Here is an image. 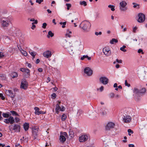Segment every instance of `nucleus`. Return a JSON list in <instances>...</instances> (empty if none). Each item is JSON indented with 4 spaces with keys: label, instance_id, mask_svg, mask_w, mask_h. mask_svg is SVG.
Wrapping results in <instances>:
<instances>
[{
    "label": "nucleus",
    "instance_id": "nucleus-21",
    "mask_svg": "<svg viewBox=\"0 0 147 147\" xmlns=\"http://www.w3.org/2000/svg\"><path fill=\"white\" fill-rule=\"evenodd\" d=\"M72 33L71 31L69 30L68 29L67 30L66 33L65 34V37L66 38L69 37L70 38L71 36V35Z\"/></svg>",
    "mask_w": 147,
    "mask_h": 147
},
{
    "label": "nucleus",
    "instance_id": "nucleus-42",
    "mask_svg": "<svg viewBox=\"0 0 147 147\" xmlns=\"http://www.w3.org/2000/svg\"><path fill=\"white\" fill-rule=\"evenodd\" d=\"M8 128L10 131H12L13 130H14L13 125H9V126Z\"/></svg>",
    "mask_w": 147,
    "mask_h": 147
},
{
    "label": "nucleus",
    "instance_id": "nucleus-37",
    "mask_svg": "<svg viewBox=\"0 0 147 147\" xmlns=\"http://www.w3.org/2000/svg\"><path fill=\"white\" fill-rule=\"evenodd\" d=\"M118 42V40L115 38H113L112 40L110 41V43L111 44H113L114 42L117 43Z\"/></svg>",
    "mask_w": 147,
    "mask_h": 147
},
{
    "label": "nucleus",
    "instance_id": "nucleus-13",
    "mask_svg": "<svg viewBox=\"0 0 147 147\" xmlns=\"http://www.w3.org/2000/svg\"><path fill=\"white\" fill-rule=\"evenodd\" d=\"M5 92L7 95L9 96L12 98H13L14 97V94L13 93L11 90H6Z\"/></svg>",
    "mask_w": 147,
    "mask_h": 147
},
{
    "label": "nucleus",
    "instance_id": "nucleus-54",
    "mask_svg": "<svg viewBox=\"0 0 147 147\" xmlns=\"http://www.w3.org/2000/svg\"><path fill=\"white\" fill-rule=\"evenodd\" d=\"M15 147H22L19 143H16L15 144Z\"/></svg>",
    "mask_w": 147,
    "mask_h": 147
},
{
    "label": "nucleus",
    "instance_id": "nucleus-33",
    "mask_svg": "<svg viewBox=\"0 0 147 147\" xmlns=\"http://www.w3.org/2000/svg\"><path fill=\"white\" fill-rule=\"evenodd\" d=\"M67 117V116L65 114H63L61 116V120L63 121H65Z\"/></svg>",
    "mask_w": 147,
    "mask_h": 147
},
{
    "label": "nucleus",
    "instance_id": "nucleus-10",
    "mask_svg": "<svg viewBox=\"0 0 147 147\" xmlns=\"http://www.w3.org/2000/svg\"><path fill=\"white\" fill-rule=\"evenodd\" d=\"M123 121L125 123H128L130 122L131 120V118L129 115H128L126 114L123 115Z\"/></svg>",
    "mask_w": 147,
    "mask_h": 147
},
{
    "label": "nucleus",
    "instance_id": "nucleus-64",
    "mask_svg": "<svg viewBox=\"0 0 147 147\" xmlns=\"http://www.w3.org/2000/svg\"><path fill=\"white\" fill-rule=\"evenodd\" d=\"M128 147H135L134 145L133 144H129V145Z\"/></svg>",
    "mask_w": 147,
    "mask_h": 147
},
{
    "label": "nucleus",
    "instance_id": "nucleus-19",
    "mask_svg": "<svg viewBox=\"0 0 147 147\" xmlns=\"http://www.w3.org/2000/svg\"><path fill=\"white\" fill-rule=\"evenodd\" d=\"M38 128H34L33 130L32 133L34 137H36L38 135Z\"/></svg>",
    "mask_w": 147,
    "mask_h": 147
},
{
    "label": "nucleus",
    "instance_id": "nucleus-22",
    "mask_svg": "<svg viewBox=\"0 0 147 147\" xmlns=\"http://www.w3.org/2000/svg\"><path fill=\"white\" fill-rule=\"evenodd\" d=\"M23 126L25 131H27L29 129V124L28 123H25L24 124Z\"/></svg>",
    "mask_w": 147,
    "mask_h": 147
},
{
    "label": "nucleus",
    "instance_id": "nucleus-38",
    "mask_svg": "<svg viewBox=\"0 0 147 147\" xmlns=\"http://www.w3.org/2000/svg\"><path fill=\"white\" fill-rule=\"evenodd\" d=\"M126 47V46L125 45H123L122 47L120 48V50L124 52H126L127 50L124 49Z\"/></svg>",
    "mask_w": 147,
    "mask_h": 147
},
{
    "label": "nucleus",
    "instance_id": "nucleus-31",
    "mask_svg": "<svg viewBox=\"0 0 147 147\" xmlns=\"http://www.w3.org/2000/svg\"><path fill=\"white\" fill-rule=\"evenodd\" d=\"M20 51L21 53L24 56H27V53L26 51H25L23 49H22L21 50H20Z\"/></svg>",
    "mask_w": 147,
    "mask_h": 147
},
{
    "label": "nucleus",
    "instance_id": "nucleus-26",
    "mask_svg": "<svg viewBox=\"0 0 147 147\" xmlns=\"http://www.w3.org/2000/svg\"><path fill=\"white\" fill-rule=\"evenodd\" d=\"M86 147H95V145L93 142H90L89 145Z\"/></svg>",
    "mask_w": 147,
    "mask_h": 147
},
{
    "label": "nucleus",
    "instance_id": "nucleus-15",
    "mask_svg": "<svg viewBox=\"0 0 147 147\" xmlns=\"http://www.w3.org/2000/svg\"><path fill=\"white\" fill-rule=\"evenodd\" d=\"M107 111V109L105 107H102L101 109L100 113L102 115H106Z\"/></svg>",
    "mask_w": 147,
    "mask_h": 147
},
{
    "label": "nucleus",
    "instance_id": "nucleus-63",
    "mask_svg": "<svg viewBox=\"0 0 147 147\" xmlns=\"http://www.w3.org/2000/svg\"><path fill=\"white\" fill-rule=\"evenodd\" d=\"M38 71L40 72H42V69L41 68H39L38 69Z\"/></svg>",
    "mask_w": 147,
    "mask_h": 147
},
{
    "label": "nucleus",
    "instance_id": "nucleus-40",
    "mask_svg": "<svg viewBox=\"0 0 147 147\" xmlns=\"http://www.w3.org/2000/svg\"><path fill=\"white\" fill-rule=\"evenodd\" d=\"M133 4L134 5L133 7L134 8H139V5L138 4H136L135 3H133Z\"/></svg>",
    "mask_w": 147,
    "mask_h": 147
},
{
    "label": "nucleus",
    "instance_id": "nucleus-34",
    "mask_svg": "<svg viewBox=\"0 0 147 147\" xmlns=\"http://www.w3.org/2000/svg\"><path fill=\"white\" fill-rule=\"evenodd\" d=\"M10 112L12 114V115L13 116H19L17 113L15 111H10Z\"/></svg>",
    "mask_w": 147,
    "mask_h": 147
},
{
    "label": "nucleus",
    "instance_id": "nucleus-25",
    "mask_svg": "<svg viewBox=\"0 0 147 147\" xmlns=\"http://www.w3.org/2000/svg\"><path fill=\"white\" fill-rule=\"evenodd\" d=\"M79 4L83 6H86L87 5V3L84 1H80Z\"/></svg>",
    "mask_w": 147,
    "mask_h": 147
},
{
    "label": "nucleus",
    "instance_id": "nucleus-32",
    "mask_svg": "<svg viewBox=\"0 0 147 147\" xmlns=\"http://www.w3.org/2000/svg\"><path fill=\"white\" fill-rule=\"evenodd\" d=\"M59 24L62 25V27L63 28H64L65 27V25L66 24V22H59Z\"/></svg>",
    "mask_w": 147,
    "mask_h": 147
},
{
    "label": "nucleus",
    "instance_id": "nucleus-27",
    "mask_svg": "<svg viewBox=\"0 0 147 147\" xmlns=\"http://www.w3.org/2000/svg\"><path fill=\"white\" fill-rule=\"evenodd\" d=\"M18 76V74L15 72H13L11 73V76L12 78H14L17 77Z\"/></svg>",
    "mask_w": 147,
    "mask_h": 147
},
{
    "label": "nucleus",
    "instance_id": "nucleus-57",
    "mask_svg": "<svg viewBox=\"0 0 147 147\" xmlns=\"http://www.w3.org/2000/svg\"><path fill=\"white\" fill-rule=\"evenodd\" d=\"M26 68H20V70L22 72H24Z\"/></svg>",
    "mask_w": 147,
    "mask_h": 147
},
{
    "label": "nucleus",
    "instance_id": "nucleus-60",
    "mask_svg": "<svg viewBox=\"0 0 147 147\" xmlns=\"http://www.w3.org/2000/svg\"><path fill=\"white\" fill-rule=\"evenodd\" d=\"M137 29V27H134L133 30V31L135 33L136 32V30Z\"/></svg>",
    "mask_w": 147,
    "mask_h": 147
},
{
    "label": "nucleus",
    "instance_id": "nucleus-5",
    "mask_svg": "<svg viewBox=\"0 0 147 147\" xmlns=\"http://www.w3.org/2000/svg\"><path fill=\"white\" fill-rule=\"evenodd\" d=\"M119 4V9L121 11H125L127 9V7H126L127 3L125 1H122Z\"/></svg>",
    "mask_w": 147,
    "mask_h": 147
},
{
    "label": "nucleus",
    "instance_id": "nucleus-18",
    "mask_svg": "<svg viewBox=\"0 0 147 147\" xmlns=\"http://www.w3.org/2000/svg\"><path fill=\"white\" fill-rule=\"evenodd\" d=\"M34 109L35 110V113L36 115H39L42 113V111H40V109L38 107H35Z\"/></svg>",
    "mask_w": 147,
    "mask_h": 147
},
{
    "label": "nucleus",
    "instance_id": "nucleus-29",
    "mask_svg": "<svg viewBox=\"0 0 147 147\" xmlns=\"http://www.w3.org/2000/svg\"><path fill=\"white\" fill-rule=\"evenodd\" d=\"M60 140L63 142H65L66 140L65 137L63 135H61L60 136Z\"/></svg>",
    "mask_w": 147,
    "mask_h": 147
},
{
    "label": "nucleus",
    "instance_id": "nucleus-55",
    "mask_svg": "<svg viewBox=\"0 0 147 147\" xmlns=\"http://www.w3.org/2000/svg\"><path fill=\"white\" fill-rule=\"evenodd\" d=\"M138 53H141L142 54H143L144 53L143 52L142 50L140 49L138 50Z\"/></svg>",
    "mask_w": 147,
    "mask_h": 147
},
{
    "label": "nucleus",
    "instance_id": "nucleus-24",
    "mask_svg": "<svg viewBox=\"0 0 147 147\" xmlns=\"http://www.w3.org/2000/svg\"><path fill=\"white\" fill-rule=\"evenodd\" d=\"M54 35V34L51 31H49L48 32V34L47 35V37L48 38H49L50 37H52Z\"/></svg>",
    "mask_w": 147,
    "mask_h": 147
},
{
    "label": "nucleus",
    "instance_id": "nucleus-48",
    "mask_svg": "<svg viewBox=\"0 0 147 147\" xmlns=\"http://www.w3.org/2000/svg\"><path fill=\"white\" fill-rule=\"evenodd\" d=\"M51 96L52 98H55L56 97V95L55 93H53L52 94Z\"/></svg>",
    "mask_w": 147,
    "mask_h": 147
},
{
    "label": "nucleus",
    "instance_id": "nucleus-58",
    "mask_svg": "<svg viewBox=\"0 0 147 147\" xmlns=\"http://www.w3.org/2000/svg\"><path fill=\"white\" fill-rule=\"evenodd\" d=\"M127 131L128 133L133 134L134 133L133 131L130 129H128Z\"/></svg>",
    "mask_w": 147,
    "mask_h": 147
},
{
    "label": "nucleus",
    "instance_id": "nucleus-30",
    "mask_svg": "<svg viewBox=\"0 0 147 147\" xmlns=\"http://www.w3.org/2000/svg\"><path fill=\"white\" fill-rule=\"evenodd\" d=\"M29 53L30 54V55L32 56L33 57V59L35 57V56L36 55V52L30 51H29Z\"/></svg>",
    "mask_w": 147,
    "mask_h": 147
},
{
    "label": "nucleus",
    "instance_id": "nucleus-14",
    "mask_svg": "<svg viewBox=\"0 0 147 147\" xmlns=\"http://www.w3.org/2000/svg\"><path fill=\"white\" fill-rule=\"evenodd\" d=\"M14 130L16 132H19L20 131V126L18 124H14L13 125Z\"/></svg>",
    "mask_w": 147,
    "mask_h": 147
},
{
    "label": "nucleus",
    "instance_id": "nucleus-62",
    "mask_svg": "<svg viewBox=\"0 0 147 147\" xmlns=\"http://www.w3.org/2000/svg\"><path fill=\"white\" fill-rule=\"evenodd\" d=\"M2 112L0 111V120H1L3 119V118L1 116Z\"/></svg>",
    "mask_w": 147,
    "mask_h": 147
},
{
    "label": "nucleus",
    "instance_id": "nucleus-51",
    "mask_svg": "<svg viewBox=\"0 0 147 147\" xmlns=\"http://www.w3.org/2000/svg\"><path fill=\"white\" fill-rule=\"evenodd\" d=\"M116 61L117 63H121L122 62V60H119L118 59H116Z\"/></svg>",
    "mask_w": 147,
    "mask_h": 147
},
{
    "label": "nucleus",
    "instance_id": "nucleus-49",
    "mask_svg": "<svg viewBox=\"0 0 147 147\" xmlns=\"http://www.w3.org/2000/svg\"><path fill=\"white\" fill-rule=\"evenodd\" d=\"M43 0H36V2L37 3H38L39 4H40L42 2H43Z\"/></svg>",
    "mask_w": 147,
    "mask_h": 147
},
{
    "label": "nucleus",
    "instance_id": "nucleus-35",
    "mask_svg": "<svg viewBox=\"0 0 147 147\" xmlns=\"http://www.w3.org/2000/svg\"><path fill=\"white\" fill-rule=\"evenodd\" d=\"M108 7L109 8H111V9L112 11H115V6H114L113 5H108Z\"/></svg>",
    "mask_w": 147,
    "mask_h": 147
},
{
    "label": "nucleus",
    "instance_id": "nucleus-46",
    "mask_svg": "<svg viewBox=\"0 0 147 147\" xmlns=\"http://www.w3.org/2000/svg\"><path fill=\"white\" fill-rule=\"evenodd\" d=\"M125 86H127L128 87L130 86V84H128L127 80H126L125 81Z\"/></svg>",
    "mask_w": 147,
    "mask_h": 147
},
{
    "label": "nucleus",
    "instance_id": "nucleus-44",
    "mask_svg": "<svg viewBox=\"0 0 147 147\" xmlns=\"http://www.w3.org/2000/svg\"><path fill=\"white\" fill-rule=\"evenodd\" d=\"M65 109V107L63 106H61V107H60V110L62 111H64Z\"/></svg>",
    "mask_w": 147,
    "mask_h": 147
},
{
    "label": "nucleus",
    "instance_id": "nucleus-59",
    "mask_svg": "<svg viewBox=\"0 0 147 147\" xmlns=\"http://www.w3.org/2000/svg\"><path fill=\"white\" fill-rule=\"evenodd\" d=\"M38 23V21L37 20H35L34 22H33L32 23V24H36Z\"/></svg>",
    "mask_w": 147,
    "mask_h": 147
},
{
    "label": "nucleus",
    "instance_id": "nucleus-43",
    "mask_svg": "<svg viewBox=\"0 0 147 147\" xmlns=\"http://www.w3.org/2000/svg\"><path fill=\"white\" fill-rule=\"evenodd\" d=\"M115 96V94L113 93H111L109 94V97L111 98H113Z\"/></svg>",
    "mask_w": 147,
    "mask_h": 147
},
{
    "label": "nucleus",
    "instance_id": "nucleus-17",
    "mask_svg": "<svg viewBox=\"0 0 147 147\" xmlns=\"http://www.w3.org/2000/svg\"><path fill=\"white\" fill-rule=\"evenodd\" d=\"M66 48L67 49V50L71 55H73L74 52L73 51V47L72 46H71L67 48Z\"/></svg>",
    "mask_w": 147,
    "mask_h": 147
},
{
    "label": "nucleus",
    "instance_id": "nucleus-16",
    "mask_svg": "<svg viewBox=\"0 0 147 147\" xmlns=\"http://www.w3.org/2000/svg\"><path fill=\"white\" fill-rule=\"evenodd\" d=\"M43 55L47 58H49L50 57L51 55V52L49 51H47L44 53Z\"/></svg>",
    "mask_w": 147,
    "mask_h": 147
},
{
    "label": "nucleus",
    "instance_id": "nucleus-28",
    "mask_svg": "<svg viewBox=\"0 0 147 147\" xmlns=\"http://www.w3.org/2000/svg\"><path fill=\"white\" fill-rule=\"evenodd\" d=\"M60 107L59 105V104H57L56 105V108L55 109V110L56 111V113L58 114L59 112V110H60Z\"/></svg>",
    "mask_w": 147,
    "mask_h": 147
},
{
    "label": "nucleus",
    "instance_id": "nucleus-50",
    "mask_svg": "<svg viewBox=\"0 0 147 147\" xmlns=\"http://www.w3.org/2000/svg\"><path fill=\"white\" fill-rule=\"evenodd\" d=\"M4 122L6 123H9V118L5 119L4 120Z\"/></svg>",
    "mask_w": 147,
    "mask_h": 147
},
{
    "label": "nucleus",
    "instance_id": "nucleus-11",
    "mask_svg": "<svg viewBox=\"0 0 147 147\" xmlns=\"http://www.w3.org/2000/svg\"><path fill=\"white\" fill-rule=\"evenodd\" d=\"M102 51L107 56H109L111 54V51L109 47H104Z\"/></svg>",
    "mask_w": 147,
    "mask_h": 147
},
{
    "label": "nucleus",
    "instance_id": "nucleus-7",
    "mask_svg": "<svg viewBox=\"0 0 147 147\" xmlns=\"http://www.w3.org/2000/svg\"><path fill=\"white\" fill-rule=\"evenodd\" d=\"M28 86V83L25 79H22L21 81L20 88L24 90L27 89Z\"/></svg>",
    "mask_w": 147,
    "mask_h": 147
},
{
    "label": "nucleus",
    "instance_id": "nucleus-61",
    "mask_svg": "<svg viewBox=\"0 0 147 147\" xmlns=\"http://www.w3.org/2000/svg\"><path fill=\"white\" fill-rule=\"evenodd\" d=\"M100 90V92H102L104 90V87L103 86H102L100 87L99 88Z\"/></svg>",
    "mask_w": 147,
    "mask_h": 147
},
{
    "label": "nucleus",
    "instance_id": "nucleus-52",
    "mask_svg": "<svg viewBox=\"0 0 147 147\" xmlns=\"http://www.w3.org/2000/svg\"><path fill=\"white\" fill-rule=\"evenodd\" d=\"M15 119L16 121V122L18 123L20 121L18 117H16L15 118Z\"/></svg>",
    "mask_w": 147,
    "mask_h": 147
},
{
    "label": "nucleus",
    "instance_id": "nucleus-8",
    "mask_svg": "<svg viewBox=\"0 0 147 147\" xmlns=\"http://www.w3.org/2000/svg\"><path fill=\"white\" fill-rule=\"evenodd\" d=\"M84 72L89 76H92L93 73L92 71L89 67L85 68L84 70Z\"/></svg>",
    "mask_w": 147,
    "mask_h": 147
},
{
    "label": "nucleus",
    "instance_id": "nucleus-47",
    "mask_svg": "<svg viewBox=\"0 0 147 147\" xmlns=\"http://www.w3.org/2000/svg\"><path fill=\"white\" fill-rule=\"evenodd\" d=\"M47 26V24L46 23H43L42 24V27L44 29H45V28H46Z\"/></svg>",
    "mask_w": 147,
    "mask_h": 147
},
{
    "label": "nucleus",
    "instance_id": "nucleus-45",
    "mask_svg": "<svg viewBox=\"0 0 147 147\" xmlns=\"http://www.w3.org/2000/svg\"><path fill=\"white\" fill-rule=\"evenodd\" d=\"M0 97L2 100H4L5 99V98L3 96V94L2 93H0Z\"/></svg>",
    "mask_w": 147,
    "mask_h": 147
},
{
    "label": "nucleus",
    "instance_id": "nucleus-23",
    "mask_svg": "<svg viewBox=\"0 0 147 147\" xmlns=\"http://www.w3.org/2000/svg\"><path fill=\"white\" fill-rule=\"evenodd\" d=\"M9 123H10L11 124H12L15 122L14 118L12 116L9 117Z\"/></svg>",
    "mask_w": 147,
    "mask_h": 147
},
{
    "label": "nucleus",
    "instance_id": "nucleus-12",
    "mask_svg": "<svg viewBox=\"0 0 147 147\" xmlns=\"http://www.w3.org/2000/svg\"><path fill=\"white\" fill-rule=\"evenodd\" d=\"M115 124L112 122H109L107 125L106 127V129L107 130H110L111 129L114 127Z\"/></svg>",
    "mask_w": 147,
    "mask_h": 147
},
{
    "label": "nucleus",
    "instance_id": "nucleus-36",
    "mask_svg": "<svg viewBox=\"0 0 147 147\" xmlns=\"http://www.w3.org/2000/svg\"><path fill=\"white\" fill-rule=\"evenodd\" d=\"M0 77H1L3 80H5L6 79V76L5 74H0Z\"/></svg>",
    "mask_w": 147,
    "mask_h": 147
},
{
    "label": "nucleus",
    "instance_id": "nucleus-20",
    "mask_svg": "<svg viewBox=\"0 0 147 147\" xmlns=\"http://www.w3.org/2000/svg\"><path fill=\"white\" fill-rule=\"evenodd\" d=\"M25 73V77L26 78H29L30 75V70L26 68L24 72Z\"/></svg>",
    "mask_w": 147,
    "mask_h": 147
},
{
    "label": "nucleus",
    "instance_id": "nucleus-56",
    "mask_svg": "<svg viewBox=\"0 0 147 147\" xmlns=\"http://www.w3.org/2000/svg\"><path fill=\"white\" fill-rule=\"evenodd\" d=\"M88 57V56L86 55H83L82 57L81 58V60H83L85 58V57Z\"/></svg>",
    "mask_w": 147,
    "mask_h": 147
},
{
    "label": "nucleus",
    "instance_id": "nucleus-3",
    "mask_svg": "<svg viewBox=\"0 0 147 147\" xmlns=\"http://www.w3.org/2000/svg\"><path fill=\"white\" fill-rule=\"evenodd\" d=\"M91 27V24L88 21L85 20L82 22L80 25V27L84 30L89 29Z\"/></svg>",
    "mask_w": 147,
    "mask_h": 147
},
{
    "label": "nucleus",
    "instance_id": "nucleus-4",
    "mask_svg": "<svg viewBox=\"0 0 147 147\" xmlns=\"http://www.w3.org/2000/svg\"><path fill=\"white\" fill-rule=\"evenodd\" d=\"M89 137V135L83 134L80 136L79 138V140L80 142H83L87 141Z\"/></svg>",
    "mask_w": 147,
    "mask_h": 147
},
{
    "label": "nucleus",
    "instance_id": "nucleus-2",
    "mask_svg": "<svg viewBox=\"0 0 147 147\" xmlns=\"http://www.w3.org/2000/svg\"><path fill=\"white\" fill-rule=\"evenodd\" d=\"M13 18L11 16H9L7 18H3L1 20L2 26L7 27L11 23Z\"/></svg>",
    "mask_w": 147,
    "mask_h": 147
},
{
    "label": "nucleus",
    "instance_id": "nucleus-53",
    "mask_svg": "<svg viewBox=\"0 0 147 147\" xmlns=\"http://www.w3.org/2000/svg\"><path fill=\"white\" fill-rule=\"evenodd\" d=\"M102 33L101 32H100L98 33L97 32H95V34L96 35L98 36V35H101L102 34Z\"/></svg>",
    "mask_w": 147,
    "mask_h": 147
},
{
    "label": "nucleus",
    "instance_id": "nucleus-1",
    "mask_svg": "<svg viewBox=\"0 0 147 147\" xmlns=\"http://www.w3.org/2000/svg\"><path fill=\"white\" fill-rule=\"evenodd\" d=\"M133 91L134 92L133 96L135 100L136 101H138L140 100L141 96L145 93L146 89L145 88H144L139 90L136 88H134Z\"/></svg>",
    "mask_w": 147,
    "mask_h": 147
},
{
    "label": "nucleus",
    "instance_id": "nucleus-41",
    "mask_svg": "<svg viewBox=\"0 0 147 147\" xmlns=\"http://www.w3.org/2000/svg\"><path fill=\"white\" fill-rule=\"evenodd\" d=\"M66 5L67 6V9L69 10L71 7V4L70 3H66Z\"/></svg>",
    "mask_w": 147,
    "mask_h": 147
},
{
    "label": "nucleus",
    "instance_id": "nucleus-39",
    "mask_svg": "<svg viewBox=\"0 0 147 147\" xmlns=\"http://www.w3.org/2000/svg\"><path fill=\"white\" fill-rule=\"evenodd\" d=\"M2 116L5 118H8L9 117V115L8 114L4 113H3Z\"/></svg>",
    "mask_w": 147,
    "mask_h": 147
},
{
    "label": "nucleus",
    "instance_id": "nucleus-6",
    "mask_svg": "<svg viewBox=\"0 0 147 147\" xmlns=\"http://www.w3.org/2000/svg\"><path fill=\"white\" fill-rule=\"evenodd\" d=\"M138 18L137 21L139 23H142L144 22L145 19V15L142 13H139L138 14Z\"/></svg>",
    "mask_w": 147,
    "mask_h": 147
},
{
    "label": "nucleus",
    "instance_id": "nucleus-9",
    "mask_svg": "<svg viewBox=\"0 0 147 147\" xmlns=\"http://www.w3.org/2000/svg\"><path fill=\"white\" fill-rule=\"evenodd\" d=\"M99 81L100 83L104 85L107 84L109 82V79L106 77L102 76L99 78Z\"/></svg>",
    "mask_w": 147,
    "mask_h": 147
}]
</instances>
